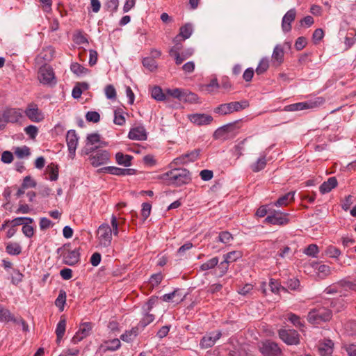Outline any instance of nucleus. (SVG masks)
Listing matches in <instances>:
<instances>
[{
    "label": "nucleus",
    "instance_id": "nucleus-1",
    "mask_svg": "<svg viewBox=\"0 0 356 356\" xmlns=\"http://www.w3.org/2000/svg\"><path fill=\"white\" fill-rule=\"evenodd\" d=\"M161 177L168 185L176 187L186 184L191 180V174L186 168H175L163 174Z\"/></svg>",
    "mask_w": 356,
    "mask_h": 356
},
{
    "label": "nucleus",
    "instance_id": "nucleus-2",
    "mask_svg": "<svg viewBox=\"0 0 356 356\" xmlns=\"http://www.w3.org/2000/svg\"><path fill=\"white\" fill-rule=\"evenodd\" d=\"M332 312L327 307L317 305L311 309L307 316L309 323L316 326L322 323H326L331 320Z\"/></svg>",
    "mask_w": 356,
    "mask_h": 356
},
{
    "label": "nucleus",
    "instance_id": "nucleus-3",
    "mask_svg": "<svg viewBox=\"0 0 356 356\" xmlns=\"http://www.w3.org/2000/svg\"><path fill=\"white\" fill-rule=\"evenodd\" d=\"M325 99L322 97H316L308 101L289 104L285 106L286 111H298L306 109H313L323 105Z\"/></svg>",
    "mask_w": 356,
    "mask_h": 356
},
{
    "label": "nucleus",
    "instance_id": "nucleus-4",
    "mask_svg": "<svg viewBox=\"0 0 356 356\" xmlns=\"http://www.w3.org/2000/svg\"><path fill=\"white\" fill-rule=\"evenodd\" d=\"M249 106V103L247 100L241 102H233L227 104L219 105L215 108L214 111L220 115H227L232 113L234 111H240Z\"/></svg>",
    "mask_w": 356,
    "mask_h": 356
},
{
    "label": "nucleus",
    "instance_id": "nucleus-5",
    "mask_svg": "<svg viewBox=\"0 0 356 356\" xmlns=\"http://www.w3.org/2000/svg\"><path fill=\"white\" fill-rule=\"evenodd\" d=\"M98 245L101 248H108L111 245L112 230L110 225L103 223L99 226L97 232Z\"/></svg>",
    "mask_w": 356,
    "mask_h": 356
},
{
    "label": "nucleus",
    "instance_id": "nucleus-6",
    "mask_svg": "<svg viewBox=\"0 0 356 356\" xmlns=\"http://www.w3.org/2000/svg\"><path fill=\"white\" fill-rule=\"evenodd\" d=\"M63 261L68 266H74L80 261V252L79 248L72 250L70 244L63 245Z\"/></svg>",
    "mask_w": 356,
    "mask_h": 356
},
{
    "label": "nucleus",
    "instance_id": "nucleus-7",
    "mask_svg": "<svg viewBox=\"0 0 356 356\" xmlns=\"http://www.w3.org/2000/svg\"><path fill=\"white\" fill-rule=\"evenodd\" d=\"M278 334L280 339L288 345H297L300 342V335L295 330L280 329Z\"/></svg>",
    "mask_w": 356,
    "mask_h": 356
},
{
    "label": "nucleus",
    "instance_id": "nucleus-8",
    "mask_svg": "<svg viewBox=\"0 0 356 356\" xmlns=\"http://www.w3.org/2000/svg\"><path fill=\"white\" fill-rule=\"evenodd\" d=\"M79 139V138L74 129L67 131L66 134V143L69 152L68 156L72 159L75 156Z\"/></svg>",
    "mask_w": 356,
    "mask_h": 356
},
{
    "label": "nucleus",
    "instance_id": "nucleus-9",
    "mask_svg": "<svg viewBox=\"0 0 356 356\" xmlns=\"http://www.w3.org/2000/svg\"><path fill=\"white\" fill-rule=\"evenodd\" d=\"M38 78L42 84H51L55 80V74L52 67L47 65L41 66L38 70Z\"/></svg>",
    "mask_w": 356,
    "mask_h": 356
},
{
    "label": "nucleus",
    "instance_id": "nucleus-10",
    "mask_svg": "<svg viewBox=\"0 0 356 356\" xmlns=\"http://www.w3.org/2000/svg\"><path fill=\"white\" fill-rule=\"evenodd\" d=\"M26 116L32 122H40L44 119V114L34 103L29 104L24 111Z\"/></svg>",
    "mask_w": 356,
    "mask_h": 356
},
{
    "label": "nucleus",
    "instance_id": "nucleus-11",
    "mask_svg": "<svg viewBox=\"0 0 356 356\" xmlns=\"http://www.w3.org/2000/svg\"><path fill=\"white\" fill-rule=\"evenodd\" d=\"M110 154L106 150H97L90 156V161L93 167L105 165L109 162Z\"/></svg>",
    "mask_w": 356,
    "mask_h": 356
},
{
    "label": "nucleus",
    "instance_id": "nucleus-12",
    "mask_svg": "<svg viewBox=\"0 0 356 356\" xmlns=\"http://www.w3.org/2000/svg\"><path fill=\"white\" fill-rule=\"evenodd\" d=\"M259 349L264 356H280L282 354L281 349L277 343L270 341L263 342Z\"/></svg>",
    "mask_w": 356,
    "mask_h": 356
},
{
    "label": "nucleus",
    "instance_id": "nucleus-13",
    "mask_svg": "<svg viewBox=\"0 0 356 356\" xmlns=\"http://www.w3.org/2000/svg\"><path fill=\"white\" fill-rule=\"evenodd\" d=\"M166 95L172 97L179 101L195 100L196 95L192 92H188L186 90L181 88H168L166 90Z\"/></svg>",
    "mask_w": 356,
    "mask_h": 356
},
{
    "label": "nucleus",
    "instance_id": "nucleus-14",
    "mask_svg": "<svg viewBox=\"0 0 356 356\" xmlns=\"http://www.w3.org/2000/svg\"><path fill=\"white\" fill-rule=\"evenodd\" d=\"M287 213L273 210L266 218V222L272 225H284L288 223Z\"/></svg>",
    "mask_w": 356,
    "mask_h": 356
},
{
    "label": "nucleus",
    "instance_id": "nucleus-15",
    "mask_svg": "<svg viewBox=\"0 0 356 356\" xmlns=\"http://www.w3.org/2000/svg\"><path fill=\"white\" fill-rule=\"evenodd\" d=\"M220 331L212 332L205 334L200 342V346L202 349L211 348L216 342L221 337Z\"/></svg>",
    "mask_w": 356,
    "mask_h": 356
},
{
    "label": "nucleus",
    "instance_id": "nucleus-16",
    "mask_svg": "<svg viewBox=\"0 0 356 356\" xmlns=\"http://www.w3.org/2000/svg\"><path fill=\"white\" fill-rule=\"evenodd\" d=\"M92 330V323L89 322H86L81 324L79 330L76 332L74 336L72 339V342L74 344H76L83 340L84 338L87 337Z\"/></svg>",
    "mask_w": 356,
    "mask_h": 356
},
{
    "label": "nucleus",
    "instance_id": "nucleus-17",
    "mask_svg": "<svg viewBox=\"0 0 356 356\" xmlns=\"http://www.w3.org/2000/svg\"><path fill=\"white\" fill-rule=\"evenodd\" d=\"M2 113L7 123L17 122L22 117V111L19 108H7Z\"/></svg>",
    "mask_w": 356,
    "mask_h": 356
},
{
    "label": "nucleus",
    "instance_id": "nucleus-18",
    "mask_svg": "<svg viewBox=\"0 0 356 356\" xmlns=\"http://www.w3.org/2000/svg\"><path fill=\"white\" fill-rule=\"evenodd\" d=\"M296 15L295 8L288 10L282 19V29L283 32L288 33L291 30V23L294 21Z\"/></svg>",
    "mask_w": 356,
    "mask_h": 356
},
{
    "label": "nucleus",
    "instance_id": "nucleus-19",
    "mask_svg": "<svg viewBox=\"0 0 356 356\" xmlns=\"http://www.w3.org/2000/svg\"><path fill=\"white\" fill-rule=\"evenodd\" d=\"M189 120L196 125H207L210 124L213 118L210 115L204 113H195L188 115Z\"/></svg>",
    "mask_w": 356,
    "mask_h": 356
},
{
    "label": "nucleus",
    "instance_id": "nucleus-20",
    "mask_svg": "<svg viewBox=\"0 0 356 356\" xmlns=\"http://www.w3.org/2000/svg\"><path fill=\"white\" fill-rule=\"evenodd\" d=\"M200 155L199 149H194L190 152L182 154L173 160L175 164H184L188 162H193L197 159Z\"/></svg>",
    "mask_w": 356,
    "mask_h": 356
},
{
    "label": "nucleus",
    "instance_id": "nucleus-21",
    "mask_svg": "<svg viewBox=\"0 0 356 356\" xmlns=\"http://www.w3.org/2000/svg\"><path fill=\"white\" fill-rule=\"evenodd\" d=\"M128 136L131 140H145L147 138L146 129L143 126H138L130 129Z\"/></svg>",
    "mask_w": 356,
    "mask_h": 356
},
{
    "label": "nucleus",
    "instance_id": "nucleus-22",
    "mask_svg": "<svg viewBox=\"0 0 356 356\" xmlns=\"http://www.w3.org/2000/svg\"><path fill=\"white\" fill-rule=\"evenodd\" d=\"M334 343L328 339H323L318 346V352L321 356H331L333 352Z\"/></svg>",
    "mask_w": 356,
    "mask_h": 356
},
{
    "label": "nucleus",
    "instance_id": "nucleus-23",
    "mask_svg": "<svg viewBox=\"0 0 356 356\" xmlns=\"http://www.w3.org/2000/svg\"><path fill=\"white\" fill-rule=\"evenodd\" d=\"M141 332V330L136 325L129 330H126L120 336V339L127 343L132 342Z\"/></svg>",
    "mask_w": 356,
    "mask_h": 356
},
{
    "label": "nucleus",
    "instance_id": "nucleus-24",
    "mask_svg": "<svg viewBox=\"0 0 356 356\" xmlns=\"http://www.w3.org/2000/svg\"><path fill=\"white\" fill-rule=\"evenodd\" d=\"M121 346L120 339H113L104 342L100 347V349L104 352L106 351H115Z\"/></svg>",
    "mask_w": 356,
    "mask_h": 356
},
{
    "label": "nucleus",
    "instance_id": "nucleus-25",
    "mask_svg": "<svg viewBox=\"0 0 356 356\" xmlns=\"http://www.w3.org/2000/svg\"><path fill=\"white\" fill-rule=\"evenodd\" d=\"M337 186V180L334 177H330L324 181L319 187L321 193L325 194L332 191Z\"/></svg>",
    "mask_w": 356,
    "mask_h": 356
},
{
    "label": "nucleus",
    "instance_id": "nucleus-26",
    "mask_svg": "<svg viewBox=\"0 0 356 356\" xmlns=\"http://www.w3.org/2000/svg\"><path fill=\"white\" fill-rule=\"evenodd\" d=\"M284 48L280 44H277L272 54V60L275 62L277 65H280L284 60Z\"/></svg>",
    "mask_w": 356,
    "mask_h": 356
},
{
    "label": "nucleus",
    "instance_id": "nucleus-27",
    "mask_svg": "<svg viewBox=\"0 0 356 356\" xmlns=\"http://www.w3.org/2000/svg\"><path fill=\"white\" fill-rule=\"evenodd\" d=\"M295 192H289L286 194L281 196L278 200L273 203V206L277 207L286 206L290 202L294 200Z\"/></svg>",
    "mask_w": 356,
    "mask_h": 356
},
{
    "label": "nucleus",
    "instance_id": "nucleus-28",
    "mask_svg": "<svg viewBox=\"0 0 356 356\" xmlns=\"http://www.w3.org/2000/svg\"><path fill=\"white\" fill-rule=\"evenodd\" d=\"M286 319L291 322L296 327L302 330L305 327L304 321L298 315L293 313H289L286 314Z\"/></svg>",
    "mask_w": 356,
    "mask_h": 356
},
{
    "label": "nucleus",
    "instance_id": "nucleus-29",
    "mask_svg": "<svg viewBox=\"0 0 356 356\" xmlns=\"http://www.w3.org/2000/svg\"><path fill=\"white\" fill-rule=\"evenodd\" d=\"M151 97L158 102L167 101L168 97L165 95L161 87L159 86H154L151 89Z\"/></svg>",
    "mask_w": 356,
    "mask_h": 356
},
{
    "label": "nucleus",
    "instance_id": "nucleus-30",
    "mask_svg": "<svg viewBox=\"0 0 356 356\" xmlns=\"http://www.w3.org/2000/svg\"><path fill=\"white\" fill-rule=\"evenodd\" d=\"M133 156L128 154H124L122 152H118L115 154L116 162L121 165L129 167L131 165Z\"/></svg>",
    "mask_w": 356,
    "mask_h": 356
},
{
    "label": "nucleus",
    "instance_id": "nucleus-31",
    "mask_svg": "<svg viewBox=\"0 0 356 356\" xmlns=\"http://www.w3.org/2000/svg\"><path fill=\"white\" fill-rule=\"evenodd\" d=\"M66 328V320L65 318L61 317L58 323H57L56 328V334L57 337V342L59 343L63 337Z\"/></svg>",
    "mask_w": 356,
    "mask_h": 356
},
{
    "label": "nucleus",
    "instance_id": "nucleus-32",
    "mask_svg": "<svg viewBox=\"0 0 356 356\" xmlns=\"http://www.w3.org/2000/svg\"><path fill=\"white\" fill-rule=\"evenodd\" d=\"M266 165V156L264 154L250 165V168L254 172H258L264 169Z\"/></svg>",
    "mask_w": 356,
    "mask_h": 356
},
{
    "label": "nucleus",
    "instance_id": "nucleus-33",
    "mask_svg": "<svg viewBox=\"0 0 356 356\" xmlns=\"http://www.w3.org/2000/svg\"><path fill=\"white\" fill-rule=\"evenodd\" d=\"M154 319V316L152 314H149V312H143V318L139 321L137 326L142 331L146 326L152 323Z\"/></svg>",
    "mask_w": 356,
    "mask_h": 356
},
{
    "label": "nucleus",
    "instance_id": "nucleus-34",
    "mask_svg": "<svg viewBox=\"0 0 356 356\" xmlns=\"http://www.w3.org/2000/svg\"><path fill=\"white\" fill-rule=\"evenodd\" d=\"M219 263V258L218 257H213L211 259L202 264L200 266V271H207L212 270L218 266Z\"/></svg>",
    "mask_w": 356,
    "mask_h": 356
},
{
    "label": "nucleus",
    "instance_id": "nucleus-35",
    "mask_svg": "<svg viewBox=\"0 0 356 356\" xmlns=\"http://www.w3.org/2000/svg\"><path fill=\"white\" fill-rule=\"evenodd\" d=\"M193 29L191 24H186L180 28V32L178 35H180V39L185 40L191 37Z\"/></svg>",
    "mask_w": 356,
    "mask_h": 356
},
{
    "label": "nucleus",
    "instance_id": "nucleus-36",
    "mask_svg": "<svg viewBox=\"0 0 356 356\" xmlns=\"http://www.w3.org/2000/svg\"><path fill=\"white\" fill-rule=\"evenodd\" d=\"M177 297V302H181L184 299V296H181L180 294H179V289H175L171 293H165L164 295H163L161 297V299L164 301V302H170L171 301L173 298Z\"/></svg>",
    "mask_w": 356,
    "mask_h": 356
},
{
    "label": "nucleus",
    "instance_id": "nucleus-37",
    "mask_svg": "<svg viewBox=\"0 0 356 356\" xmlns=\"http://www.w3.org/2000/svg\"><path fill=\"white\" fill-rule=\"evenodd\" d=\"M243 257V253L241 251L234 250L229 252L223 255V259L229 264L236 261L238 259Z\"/></svg>",
    "mask_w": 356,
    "mask_h": 356
},
{
    "label": "nucleus",
    "instance_id": "nucleus-38",
    "mask_svg": "<svg viewBox=\"0 0 356 356\" xmlns=\"http://www.w3.org/2000/svg\"><path fill=\"white\" fill-rule=\"evenodd\" d=\"M71 71L77 76H84L89 70L78 63H73L70 65Z\"/></svg>",
    "mask_w": 356,
    "mask_h": 356
},
{
    "label": "nucleus",
    "instance_id": "nucleus-39",
    "mask_svg": "<svg viewBox=\"0 0 356 356\" xmlns=\"http://www.w3.org/2000/svg\"><path fill=\"white\" fill-rule=\"evenodd\" d=\"M341 254V250L337 247L332 245H328L325 250V254L326 256L329 257L330 258L334 259L336 260H338Z\"/></svg>",
    "mask_w": 356,
    "mask_h": 356
},
{
    "label": "nucleus",
    "instance_id": "nucleus-40",
    "mask_svg": "<svg viewBox=\"0 0 356 356\" xmlns=\"http://www.w3.org/2000/svg\"><path fill=\"white\" fill-rule=\"evenodd\" d=\"M6 250L10 255H19L22 252V247L17 243H9L6 247Z\"/></svg>",
    "mask_w": 356,
    "mask_h": 356
},
{
    "label": "nucleus",
    "instance_id": "nucleus-41",
    "mask_svg": "<svg viewBox=\"0 0 356 356\" xmlns=\"http://www.w3.org/2000/svg\"><path fill=\"white\" fill-rule=\"evenodd\" d=\"M229 264L223 259V261L220 264L218 263L216 266L217 268L215 270V275L218 277H221L225 275L229 269Z\"/></svg>",
    "mask_w": 356,
    "mask_h": 356
},
{
    "label": "nucleus",
    "instance_id": "nucleus-42",
    "mask_svg": "<svg viewBox=\"0 0 356 356\" xmlns=\"http://www.w3.org/2000/svg\"><path fill=\"white\" fill-rule=\"evenodd\" d=\"M99 172H107L111 175L123 176V168L114 167V166H108L104 167L98 170Z\"/></svg>",
    "mask_w": 356,
    "mask_h": 356
},
{
    "label": "nucleus",
    "instance_id": "nucleus-43",
    "mask_svg": "<svg viewBox=\"0 0 356 356\" xmlns=\"http://www.w3.org/2000/svg\"><path fill=\"white\" fill-rule=\"evenodd\" d=\"M66 302V292L63 289L59 291L58 296L55 300V305L60 312L63 311Z\"/></svg>",
    "mask_w": 356,
    "mask_h": 356
},
{
    "label": "nucleus",
    "instance_id": "nucleus-44",
    "mask_svg": "<svg viewBox=\"0 0 356 356\" xmlns=\"http://www.w3.org/2000/svg\"><path fill=\"white\" fill-rule=\"evenodd\" d=\"M234 237L231 233L227 231H223L219 233L217 241L229 245L233 241Z\"/></svg>",
    "mask_w": 356,
    "mask_h": 356
},
{
    "label": "nucleus",
    "instance_id": "nucleus-45",
    "mask_svg": "<svg viewBox=\"0 0 356 356\" xmlns=\"http://www.w3.org/2000/svg\"><path fill=\"white\" fill-rule=\"evenodd\" d=\"M14 316L10 312L0 305V321L10 322L14 320Z\"/></svg>",
    "mask_w": 356,
    "mask_h": 356
},
{
    "label": "nucleus",
    "instance_id": "nucleus-46",
    "mask_svg": "<svg viewBox=\"0 0 356 356\" xmlns=\"http://www.w3.org/2000/svg\"><path fill=\"white\" fill-rule=\"evenodd\" d=\"M47 173L49 174V179L51 181H56L58 178V166L54 163H51L47 168Z\"/></svg>",
    "mask_w": 356,
    "mask_h": 356
},
{
    "label": "nucleus",
    "instance_id": "nucleus-47",
    "mask_svg": "<svg viewBox=\"0 0 356 356\" xmlns=\"http://www.w3.org/2000/svg\"><path fill=\"white\" fill-rule=\"evenodd\" d=\"M319 252V249L317 245L310 244L304 250L303 253L309 257L316 258Z\"/></svg>",
    "mask_w": 356,
    "mask_h": 356
},
{
    "label": "nucleus",
    "instance_id": "nucleus-48",
    "mask_svg": "<svg viewBox=\"0 0 356 356\" xmlns=\"http://www.w3.org/2000/svg\"><path fill=\"white\" fill-rule=\"evenodd\" d=\"M113 122L120 126H122L125 123V118L122 108L115 110Z\"/></svg>",
    "mask_w": 356,
    "mask_h": 356
},
{
    "label": "nucleus",
    "instance_id": "nucleus-49",
    "mask_svg": "<svg viewBox=\"0 0 356 356\" xmlns=\"http://www.w3.org/2000/svg\"><path fill=\"white\" fill-rule=\"evenodd\" d=\"M142 63L143 66L149 71H154L157 68V63L155 60L150 57H145L143 59Z\"/></svg>",
    "mask_w": 356,
    "mask_h": 356
},
{
    "label": "nucleus",
    "instance_id": "nucleus-50",
    "mask_svg": "<svg viewBox=\"0 0 356 356\" xmlns=\"http://www.w3.org/2000/svg\"><path fill=\"white\" fill-rule=\"evenodd\" d=\"M234 127L233 124H227L226 125H223L221 127L218 128L214 133V136L216 138L223 137L224 135L229 131H230Z\"/></svg>",
    "mask_w": 356,
    "mask_h": 356
},
{
    "label": "nucleus",
    "instance_id": "nucleus-51",
    "mask_svg": "<svg viewBox=\"0 0 356 356\" xmlns=\"http://www.w3.org/2000/svg\"><path fill=\"white\" fill-rule=\"evenodd\" d=\"M269 67L268 58H263L259 63L257 67L256 68V73L257 74H261L265 72Z\"/></svg>",
    "mask_w": 356,
    "mask_h": 356
},
{
    "label": "nucleus",
    "instance_id": "nucleus-52",
    "mask_svg": "<svg viewBox=\"0 0 356 356\" xmlns=\"http://www.w3.org/2000/svg\"><path fill=\"white\" fill-rule=\"evenodd\" d=\"M15 155L19 158L22 159L24 157H27L31 154L30 149L27 146L18 147L15 149Z\"/></svg>",
    "mask_w": 356,
    "mask_h": 356
},
{
    "label": "nucleus",
    "instance_id": "nucleus-53",
    "mask_svg": "<svg viewBox=\"0 0 356 356\" xmlns=\"http://www.w3.org/2000/svg\"><path fill=\"white\" fill-rule=\"evenodd\" d=\"M24 277V275L17 269H13V273L11 274V282L17 285L19 284Z\"/></svg>",
    "mask_w": 356,
    "mask_h": 356
},
{
    "label": "nucleus",
    "instance_id": "nucleus-54",
    "mask_svg": "<svg viewBox=\"0 0 356 356\" xmlns=\"http://www.w3.org/2000/svg\"><path fill=\"white\" fill-rule=\"evenodd\" d=\"M331 273L330 267L328 265L321 264L318 268V277L323 279L328 276Z\"/></svg>",
    "mask_w": 356,
    "mask_h": 356
},
{
    "label": "nucleus",
    "instance_id": "nucleus-55",
    "mask_svg": "<svg viewBox=\"0 0 356 356\" xmlns=\"http://www.w3.org/2000/svg\"><path fill=\"white\" fill-rule=\"evenodd\" d=\"M157 297H151L147 302H145L142 307L143 312H150L153 307L157 302Z\"/></svg>",
    "mask_w": 356,
    "mask_h": 356
},
{
    "label": "nucleus",
    "instance_id": "nucleus-56",
    "mask_svg": "<svg viewBox=\"0 0 356 356\" xmlns=\"http://www.w3.org/2000/svg\"><path fill=\"white\" fill-rule=\"evenodd\" d=\"M73 40L77 44L88 43L87 38L81 31H78L74 34Z\"/></svg>",
    "mask_w": 356,
    "mask_h": 356
},
{
    "label": "nucleus",
    "instance_id": "nucleus-57",
    "mask_svg": "<svg viewBox=\"0 0 356 356\" xmlns=\"http://www.w3.org/2000/svg\"><path fill=\"white\" fill-rule=\"evenodd\" d=\"M86 119L88 122L97 123L100 120V115L97 111H88L86 114Z\"/></svg>",
    "mask_w": 356,
    "mask_h": 356
},
{
    "label": "nucleus",
    "instance_id": "nucleus-58",
    "mask_svg": "<svg viewBox=\"0 0 356 356\" xmlns=\"http://www.w3.org/2000/svg\"><path fill=\"white\" fill-rule=\"evenodd\" d=\"M286 286L290 290H298L300 286V283L298 279L293 277L288 280L286 282Z\"/></svg>",
    "mask_w": 356,
    "mask_h": 356
},
{
    "label": "nucleus",
    "instance_id": "nucleus-59",
    "mask_svg": "<svg viewBox=\"0 0 356 356\" xmlns=\"http://www.w3.org/2000/svg\"><path fill=\"white\" fill-rule=\"evenodd\" d=\"M104 90L107 99L112 100L116 98V90L113 85L106 86Z\"/></svg>",
    "mask_w": 356,
    "mask_h": 356
},
{
    "label": "nucleus",
    "instance_id": "nucleus-60",
    "mask_svg": "<svg viewBox=\"0 0 356 356\" xmlns=\"http://www.w3.org/2000/svg\"><path fill=\"white\" fill-rule=\"evenodd\" d=\"M339 285L345 290L356 291V283L349 280H341L339 283Z\"/></svg>",
    "mask_w": 356,
    "mask_h": 356
},
{
    "label": "nucleus",
    "instance_id": "nucleus-61",
    "mask_svg": "<svg viewBox=\"0 0 356 356\" xmlns=\"http://www.w3.org/2000/svg\"><path fill=\"white\" fill-rule=\"evenodd\" d=\"M24 131L31 138L33 139L36 137L38 129L35 125H29L24 128Z\"/></svg>",
    "mask_w": 356,
    "mask_h": 356
},
{
    "label": "nucleus",
    "instance_id": "nucleus-62",
    "mask_svg": "<svg viewBox=\"0 0 356 356\" xmlns=\"http://www.w3.org/2000/svg\"><path fill=\"white\" fill-rule=\"evenodd\" d=\"M23 188H35L36 186V182L30 177L26 176L22 184Z\"/></svg>",
    "mask_w": 356,
    "mask_h": 356
},
{
    "label": "nucleus",
    "instance_id": "nucleus-63",
    "mask_svg": "<svg viewBox=\"0 0 356 356\" xmlns=\"http://www.w3.org/2000/svg\"><path fill=\"white\" fill-rule=\"evenodd\" d=\"M330 306L335 310V312H339L343 309L344 307L343 300V299L333 300L330 302Z\"/></svg>",
    "mask_w": 356,
    "mask_h": 356
},
{
    "label": "nucleus",
    "instance_id": "nucleus-64",
    "mask_svg": "<svg viewBox=\"0 0 356 356\" xmlns=\"http://www.w3.org/2000/svg\"><path fill=\"white\" fill-rule=\"evenodd\" d=\"M111 225L112 227V235L113 234L114 236H118L119 234V225L116 216L113 214L111 218Z\"/></svg>",
    "mask_w": 356,
    "mask_h": 356
}]
</instances>
